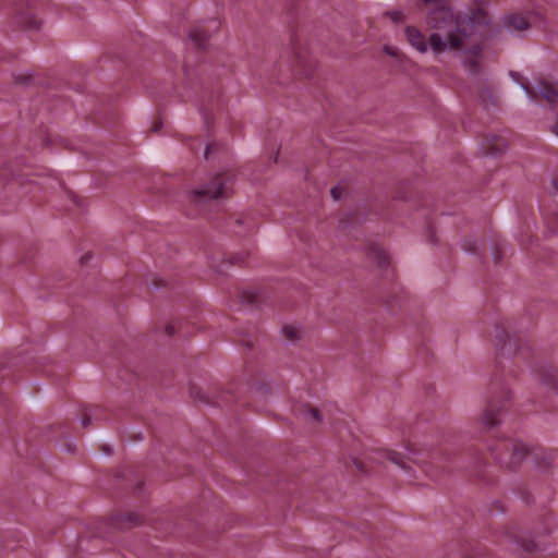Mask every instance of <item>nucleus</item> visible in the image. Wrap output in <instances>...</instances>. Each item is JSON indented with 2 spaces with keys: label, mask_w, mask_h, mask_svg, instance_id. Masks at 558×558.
<instances>
[{
  "label": "nucleus",
  "mask_w": 558,
  "mask_h": 558,
  "mask_svg": "<svg viewBox=\"0 0 558 558\" xmlns=\"http://www.w3.org/2000/svg\"><path fill=\"white\" fill-rule=\"evenodd\" d=\"M427 24L434 29L428 38L415 26L405 27L407 40L413 49L420 53L430 50L436 57L458 50L464 69L470 73L478 71L481 47L477 35L483 36L487 25L482 9L469 16L441 8L428 15Z\"/></svg>",
  "instance_id": "nucleus-1"
},
{
  "label": "nucleus",
  "mask_w": 558,
  "mask_h": 558,
  "mask_svg": "<svg viewBox=\"0 0 558 558\" xmlns=\"http://www.w3.org/2000/svg\"><path fill=\"white\" fill-rule=\"evenodd\" d=\"M492 457L502 466L512 469L520 464L529 454V448L523 442L511 438L495 440L488 445Z\"/></svg>",
  "instance_id": "nucleus-2"
},
{
  "label": "nucleus",
  "mask_w": 558,
  "mask_h": 558,
  "mask_svg": "<svg viewBox=\"0 0 558 558\" xmlns=\"http://www.w3.org/2000/svg\"><path fill=\"white\" fill-rule=\"evenodd\" d=\"M189 396L198 403L214 407L228 405L235 400L232 388H222L196 383L190 384Z\"/></svg>",
  "instance_id": "nucleus-3"
},
{
  "label": "nucleus",
  "mask_w": 558,
  "mask_h": 558,
  "mask_svg": "<svg viewBox=\"0 0 558 558\" xmlns=\"http://www.w3.org/2000/svg\"><path fill=\"white\" fill-rule=\"evenodd\" d=\"M386 461L392 462L396 465L405 469V461L403 457L395 451L387 449H372L366 453L364 459L354 458L353 463L360 472H368V463H385Z\"/></svg>",
  "instance_id": "nucleus-4"
},
{
  "label": "nucleus",
  "mask_w": 558,
  "mask_h": 558,
  "mask_svg": "<svg viewBox=\"0 0 558 558\" xmlns=\"http://www.w3.org/2000/svg\"><path fill=\"white\" fill-rule=\"evenodd\" d=\"M513 395L509 388H504L495 393L485 407V418H497L498 416L508 415L512 409Z\"/></svg>",
  "instance_id": "nucleus-5"
},
{
  "label": "nucleus",
  "mask_w": 558,
  "mask_h": 558,
  "mask_svg": "<svg viewBox=\"0 0 558 558\" xmlns=\"http://www.w3.org/2000/svg\"><path fill=\"white\" fill-rule=\"evenodd\" d=\"M225 195V182L220 177H216L209 185H203L192 192L195 202H205L216 199Z\"/></svg>",
  "instance_id": "nucleus-6"
},
{
  "label": "nucleus",
  "mask_w": 558,
  "mask_h": 558,
  "mask_svg": "<svg viewBox=\"0 0 558 558\" xmlns=\"http://www.w3.org/2000/svg\"><path fill=\"white\" fill-rule=\"evenodd\" d=\"M336 407H327L323 405L320 408L310 407L307 404L300 405L299 409L294 411V414L298 416H303L304 418H323L325 416L335 415Z\"/></svg>",
  "instance_id": "nucleus-7"
},
{
  "label": "nucleus",
  "mask_w": 558,
  "mask_h": 558,
  "mask_svg": "<svg viewBox=\"0 0 558 558\" xmlns=\"http://www.w3.org/2000/svg\"><path fill=\"white\" fill-rule=\"evenodd\" d=\"M246 393L254 402H264L270 395V388L262 381H253L246 388Z\"/></svg>",
  "instance_id": "nucleus-8"
},
{
  "label": "nucleus",
  "mask_w": 558,
  "mask_h": 558,
  "mask_svg": "<svg viewBox=\"0 0 558 558\" xmlns=\"http://www.w3.org/2000/svg\"><path fill=\"white\" fill-rule=\"evenodd\" d=\"M143 522L141 517L136 513L130 512L125 514H118L113 518V525L118 529L131 527L138 525Z\"/></svg>",
  "instance_id": "nucleus-9"
},
{
  "label": "nucleus",
  "mask_w": 558,
  "mask_h": 558,
  "mask_svg": "<svg viewBox=\"0 0 558 558\" xmlns=\"http://www.w3.org/2000/svg\"><path fill=\"white\" fill-rule=\"evenodd\" d=\"M505 25L510 33L520 34L530 26V22L520 15H509L505 19Z\"/></svg>",
  "instance_id": "nucleus-10"
},
{
  "label": "nucleus",
  "mask_w": 558,
  "mask_h": 558,
  "mask_svg": "<svg viewBox=\"0 0 558 558\" xmlns=\"http://www.w3.org/2000/svg\"><path fill=\"white\" fill-rule=\"evenodd\" d=\"M539 93L542 94L543 98L548 101L549 105H554L558 100V90L553 85L542 84V86H539Z\"/></svg>",
  "instance_id": "nucleus-11"
},
{
  "label": "nucleus",
  "mask_w": 558,
  "mask_h": 558,
  "mask_svg": "<svg viewBox=\"0 0 558 558\" xmlns=\"http://www.w3.org/2000/svg\"><path fill=\"white\" fill-rule=\"evenodd\" d=\"M190 39L197 46L203 47L205 46L208 35L199 27L192 29L189 33Z\"/></svg>",
  "instance_id": "nucleus-12"
},
{
  "label": "nucleus",
  "mask_w": 558,
  "mask_h": 558,
  "mask_svg": "<svg viewBox=\"0 0 558 558\" xmlns=\"http://www.w3.org/2000/svg\"><path fill=\"white\" fill-rule=\"evenodd\" d=\"M282 331L287 340L293 341L300 337V329L295 326H286Z\"/></svg>",
  "instance_id": "nucleus-13"
},
{
  "label": "nucleus",
  "mask_w": 558,
  "mask_h": 558,
  "mask_svg": "<svg viewBox=\"0 0 558 558\" xmlns=\"http://www.w3.org/2000/svg\"><path fill=\"white\" fill-rule=\"evenodd\" d=\"M98 414H99L98 408H92L89 405H84L81 416H82V418H90L92 416H96Z\"/></svg>",
  "instance_id": "nucleus-14"
},
{
  "label": "nucleus",
  "mask_w": 558,
  "mask_h": 558,
  "mask_svg": "<svg viewBox=\"0 0 558 558\" xmlns=\"http://www.w3.org/2000/svg\"><path fill=\"white\" fill-rule=\"evenodd\" d=\"M383 50L386 54L397 58V59L400 58L402 54L401 51L399 50V48L396 46L386 45V46H384Z\"/></svg>",
  "instance_id": "nucleus-15"
},
{
  "label": "nucleus",
  "mask_w": 558,
  "mask_h": 558,
  "mask_svg": "<svg viewBox=\"0 0 558 558\" xmlns=\"http://www.w3.org/2000/svg\"><path fill=\"white\" fill-rule=\"evenodd\" d=\"M499 422L500 421H494V420L486 421L485 428L487 429L488 433L495 434L497 432Z\"/></svg>",
  "instance_id": "nucleus-16"
},
{
  "label": "nucleus",
  "mask_w": 558,
  "mask_h": 558,
  "mask_svg": "<svg viewBox=\"0 0 558 558\" xmlns=\"http://www.w3.org/2000/svg\"><path fill=\"white\" fill-rule=\"evenodd\" d=\"M389 17L392 22H399L402 19V12L401 11H393L389 13Z\"/></svg>",
  "instance_id": "nucleus-17"
},
{
  "label": "nucleus",
  "mask_w": 558,
  "mask_h": 558,
  "mask_svg": "<svg viewBox=\"0 0 558 558\" xmlns=\"http://www.w3.org/2000/svg\"><path fill=\"white\" fill-rule=\"evenodd\" d=\"M331 193H332V196H333L335 198H337V197H338V196H337V194H336V193H337V190H336V189H332V190H331Z\"/></svg>",
  "instance_id": "nucleus-18"
},
{
  "label": "nucleus",
  "mask_w": 558,
  "mask_h": 558,
  "mask_svg": "<svg viewBox=\"0 0 558 558\" xmlns=\"http://www.w3.org/2000/svg\"><path fill=\"white\" fill-rule=\"evenodd\" d=\"M208 149H209V147L206 148L205 156L208 155Z\"/></svg>",
  "instance_id": "nucleus-19"
}]
</instances>
